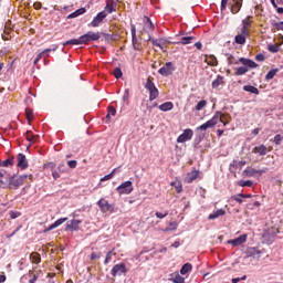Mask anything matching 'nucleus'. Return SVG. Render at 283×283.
<instances>
[{
    "mask_svg": "<svg viewBox=\"0 0 283 283\" xmlns=\"http://www.w3.org/2000/svg\"><path fill=\"white\" fill-rule=\"evenodd\" d=\"M59 172L60 174H65V171H67V168L65 167V164H61L59 167Z\"/></svg>",
    "mask_w": 283,
    "mask_h": 283,
    "instance_id": "bf43d9fd",
    "label": "nucleus"
},
{
    "mask_svg": "<svg viewBox=\"0 0 283 283\" xmlns=\"http://www.w3.org/2000/svg\"><path fill=\"white\" fill-rule=\"evenodd\" d=\"M145 90L149 92V101H156L158 98L160 92H158V88L156 87V84H154V78L148 77L145 84Z\"/></svg>",
    "mask_w": 283,
    "mask_h": 283,
    "instance_id": "7ed1b4c3",
    "label": "nucleus"
},
{
    "mask_svg": "<svg viewBox=\"0 0 283 283\" xmlns=\"http://www.w3.org/2000/svg\"><path fill=\"white\" fill-rule=\"evenodd\" d=\"M12 165H14V158H9L2 161L1 167H12Z\"/></svg>",
    "mask_w": 283,
    "mask_h": 283,
    "instance_id": "37998d69",
    "label": "nucleus"
},
{
    "mask_svg": "<svg viewBox=\"0 0 283 283\" xmlns=\"http://www.w3.org/2000/svg\"><path fill=\"white\" fill-rule=\"evenodd\" d=\"M147 41H151L153 45H155L156 48H159L160 50H163V44H160L158 42V40L156 39H151V35L148 36V40Z\"/></svg>",
    "mask_w": 283,
    "mask_h": 283,
    "instance_id": "de8ad7c7",
    "label": "nucleus"
},
{
    "mask_svg": "<svg viewBox=\"0 0 283 283\" xmlns=\"http://www.w3.org/2000/svg\"><path fill=\"white\" fill-rule=\"evenodd\" d=\"M17 160H18V167L20 169H28V158L25 157V155L21 153L18 154Z\"/></svg>",
    "mask_w": 283,
    "mask_h": 283,
    "instance_id": "f3484780",
    "label": "nucleus"
},
{
    "mask_svg": "<svg viewBox=\"0 0 283 283\" xmlns=\"http://www.w3.org/2000/svg\"><path fill=\"white\" fill-rule=\"evenodd\" d=\"M116 191L123 196V193L125 195H129L134 191V186L132 184V181H125L123 182L122 185H119L117 188H116Z\"/></svg>",
    "mask_w": 283,
    "mask_h": 283,
    "instance_id": "0eeeda50",
    "label": "nucleus"
},
{
    "mask_svg": "<svg viewBox=\"0 0 283 283\" xmlns=\"http://www.w3.org/2000/svg\"><path fill=\"white\" fill-rule=\"evenodd\" d=\"M127 272V266H125V263H119L113 266L111 275L113 277H116V275H122L123 273Z\"/></svg>",
    "mask_w": 283,
    "mask_h": 283,
    "instance_id": "9b49d317",
    "label": "nucleus"
},
{
    "mask_svg": "<svg viewBox=\"0 0 283 283\" xmlns=\"http://www.w3.org/2000/svg\"><path fill=\"white\" fill-rule=\"evenodd\" d=\"M101 252H98V253H96V252H93L92 254H91V260H98L99 258H101Z\"/></svg>",
    "mask_w": 283,
    "mask_h": 283,
    "instance_id": "680f3d73",
    "label": "nucleus"
},
{
    "mask_svg": "<svg viewBox=\"0 0 283 283\" xmlns=\"http://www.w3.org/2000/svg\"><path fill=\"white\" fill-rule=\"evenodd\" d=\"M41 59H43V53H39L34 60V65H36V63H39L41 61Z\"/></svg>",
    "mask_w": 283,
    "mask_h": 283,
    "instance_id": "338daca9",
    "label": "nucleus"
},
{
    "mask_svg": "<svg viewBox=\"0 0 283 283\" xmlns=\"http://www.w3.org/2000/svg\"><path fill=\"white\" fill-rule=\"evenodd\" d=\"M242 1L243 0H231L230 6L232 14H238V12L242 10Z\"/></svg>",
    "mask_w": 283,
    "mask_h": 283,
    "instance_id": "dca6fc26",
    "label": "nucleus"
},
{
    "mask_svg": "<svg viewBox=\"0 0 283 283\" xmlns=\"http://www.w3.org/2000/svg\"><path fill=\"white\" fill-rule=\"evenodd\" d=\"M170 282L174 283H185V277L180 276V274H176L170 279Z\"/></svg>",
    "mask_w": 283,
    "mask_h": 283,
    "instance_id": "ea45409f",
    "label": "nucleus"
},
{
    "mask_svg": "<svg viewBox=\"0 0 283 283\" xmlns=\"http://www.w3.org/2000/svg\"><path fill=\"white\" fill-rule=\"evenodd\" d=\"M232 200H235V202H239V205H242L243 202L242 197L240 195L233 196Z\"/></svg>",
    "mask_w": 283,
    "mask_h": 283,
    "instance_id": "052dcab7",
    "label": "nucleus"
},
{
    "mask_svg": "<svg viewBox=\"0 0 283 283\" xmlns=\"http://www.w3.org/2000/svg\"><path fill=\"white\" fill-rule=\"evenodd\" d=\"M32 180V175H13L8 178V187L9 189H19L25 180Z\"/></svg>",
    "mask_w": 283,
    "mask_h": 283,
    "instance_id": "f257e3e1",
    "label": "nucleus"
},
{
    "mask_svg": "<svg viewBox=\"0 0 283 283\" xmlns=\"http://www.w3.org/2000/svg\"><path fill=\"white\" fill-rule=\"evenodd\" d=\"M206 61L207 63H212V65H218V59L216 55H210Z\"/></svg>",
    "mask_w": 283,
    "mask_h": 283,
    "instance_id": "8fccbe9b",
    "label": "nucleus"
},
{
    "mask_svg": "<svg viewBox=\"0 0 283 283\" xmlns=\"http://www.w3.org/2000/svg\"><path fill=\"white\" fill-rule=\"evenodd\" d=\"M244 242H247V234H242L234 240H229L228 244H232V247H241Z\"/></svg>",
    "mask_w": 283,
    "mask_h": 283,
    "instance_id": "6ab92c4d",
    "label": "nucleus"
},
{
    "mask_svg": "<svg viewBox=\"0 0 283 283\" xmlns=\"http://www.w3.org/2000/svg\"><path fill=\"white\" fill-rule=\"evenodd\" d=\"M252 154H258V156H266V154H269V148L264 144H261L252 149Z\"/></svg>",
    "mask_w": 283,
    "mask_h": 283,
    "instance_id": "2eb2a0df",
    "label": "nucleus"
},
{
    "mask_svg": "<svg viewBox=\"0 0 283 283\" xmlns=\"http://www.w3.org/2000/svg\"><path fill=\"white\" fill-rule=\"evenodd\" d=\"M112 178H114V172H111L104 176L103 178H101V182H105L106 180H112Z\"/></svg>",
    "mask_w": 283,
    "mask_h": 283,
    "instance_id": "6e6d98bb",
    "label": "nucleus"
},
{
    "mask_svg": "<svg viewBox=\"0 0 283 283\" xmlns=\"http://www.w3.org/2000/svg\"><path fill=\"white\" fill-rule=\"evenodd\" d=\"M154 22L148 17L144 18V32H151L154 31Z\"/></svg>",
    "mask_w": 283,
    "mask_h": 283,
    "instance_id": "412c9836",
    "label": "nucleus"
},
{
    "mask_svg": "<svg viewBox=\"0 0 283 283\" xmlns=\"http://www.w3.org/2000/svg\"><path fill=\"white\" fill-rule=\"evenodd\" d=\"M258 172V169L255 168H251V167H248L243 174L248 177V178H251L253 176H255V174Z\"/></svg>",
    "mask_w": 283,
    "mask_h": 283,
    "instance_id": "72a5a7b5",
    "label": "nucleus"
},
{
    "mask_svg": "<svg viewBox=\"0 0 283 283\" xmlns=\"http://www.w3.org/2000/svg\"><path fill=\"white\" fill-rule=\"evenodd\" d=\"M239 63H242V65H248L250 69H255L258 67V63H255L251 59H245V57H235L233 55H228V64L229 65H239Z\"/></svg>",
    "mask_w": 283,
    "mask_h": 283,
    "instance_id": "f03ea898",
    "label": "nucleus"
},
{
    "mask_svg": "<svg viewBox=\"0 0 283 283\" xmlns=\"http://www.w3.org/2000/svg\"><path fill=\"white\" fill-rule=\"evenodd\" d=\"M251 19H253V17L248 15L247 19L242 20L243 28H251V23H253V20Z\"/></svg>",
    "mask_w": 283,
    "mask_h": 283,
    "instance_id": "c9c22d12",
    "label": "nucleus"
},
{
    "mask_svg": "<svg viewBox=\"0 0 283 283\" xmlns=\"http://www.w3.org/2000/svg\"><path fill=\"white\" fill-rule=\"evenodd\" d=\"M228 3H229V0H221V10L222 11L227 10Z\"/></svg>",
    "mask_w": 283,
    "mask_h": 283,
    "instance_id": "0e129e2a",
    "label": "nucleus"
},
{
    "mask_svg": "<svg viewBox=\"0 0 283 283\" xmlns=\"http://www.w3.org/2000/svg\"><path fill=\"white\" fill-rule=\"evenodd\" d=\"M25 116H27L28 123H32V119L34 118V113L32 112V109L27 108L25 109Z\"/></svg>",
    "mask_w": 283,
    "mask_h": 283,
    "instance_id": "a19ab883",
    "label": "nucleus"
},
{
    "mask_svg": "<svg viewBox=\"0 0 283 283\" xmlns=\"http://www.w3.org/2000/svg\"><path fill=\"white\" fill-rule=\"evenodd\" d=\"M243 91L244 92H250V94H255L256 96H258V94H260V90H258V87L252 86V85L243 86Z\"/></svg>",
    "mask_w": 283,
    "mask_h": 283,
    "instance_id": "c85d7f7f",
    "label": "nucleus"
},
{
    "mask_svg": "<svg viewBox=\"0 0 283 283\" xmlns=\"http://www.w3.org/2000/svg\"><path fill=\"white\" fill-rule=\"evenodd\" d=\"M283 136L281 134H277L274 136V144L275 145H282Z\"/></svg>",
    "mask_w": 283,
    "mask_h": 283,
    "instance_id": "3c124183",
    "label": "nucleus"
},
{
    "mask_svg": "<svg viewBox=\"0 0 283 283\" xmlns=\"http://www.w3.org/2000/svg\"><path fill=\"white\" fill-rule=\"evenodd\" d=\"M101 35H102L101 32L88 31L87 33L82 35V42L84 45H87L90 41H98L101 39Z\"/></svg>",
    "mask_w": 283,
    "mask_h": 283,
    "instance_id": "423d86ee",
    "label": "nucleus"
},
{
    "mask_svg": "<svg viewBox=\"0 0 283 283\" xmlns=\"http://www.w3.org/2000/svg\"><path fill=\"white\" fill-rule=\"evenodd\" d=\"M115 78H123V71L120 70V67H116L113 72Z\"/></svg>",
    "mask_w": 283,
    "mask_h": 283,
    "instance_id": "49530a36",
    "label": "nucleus"
},
{
    "mask_svg": "<svg viewBox=\"0 0 283 283\" xmlns=\"http://www.w3.org/2000/svg\"><path fill=\"white\" fill-rule=\"evenodd\" d=\"M207 107V101L201 99L195 107L196 112H200L201 109H205Z\"/></svg>",
    "mask_w": 283,
    "mask_h": 283,
    "instance_id": "58836bf2",
    "label": "nucleus"
},
{
    "mask_svg": "<svg viewBox=\"0 0 283 283\" xmlns=\"http://www.w3.org/2000/svg\"><path fill=\"white\" fill-rule=\"evenodd\" d=\"M240 187H253V181L251 180L240 181Z\"/></svg>",
    "mask_w": 283,
    "mask_h": 283,
    "instance_id": "603ef678",
    "label": "nucleus"
},
{
    "mask_svg": "<svg viewBox=\"0 0 283 283\" xmlns=\"http://www.w3.org/2000/svg\"><path fill=\"white\" fill-rule=\"evenodd\" d=\"M112 116H116V107L114 106H108V113L106 115V118L109 120Z\"/></svg>",
    "mask_w": 283,
    "mask_h": 283,
    "instance_id": "79ce46f5",
    "label": "nucleus"
},
{
    "mask_svg": "<svg viewBox=\"0 0 283 283\" xmlns=\"http://www.w3.org/2000/svg\"><path fill=\"white\" fill-rule=\"evenodd\" d=\"M56 50H59V44H53L52 48L45 49L44 51H42V53H43V55L50 54V52H56Z\"/></svg>",
    "mask_w": 283,
    "mask_h": 283,
    "instance_id": "c03bdc74",
    "label": "nucleus"
},
{
    "mask_svg": "<svg viewBox=\"0 0 283 283\" xmlns=\"http://www.w3.org/2000/svg\"><path fill=\"white\" fill-rule=\"evenodd\" d=\"M198 176H200V171L192 170L187 174L185 181L188 184H191V182H193V180H196L198 178Z\"/></svg>",
    "mask_w": 283,
    "mask_h": 283,
    "instance_id": "aec40b11",
    "label": "nucleus"
},
{
    "mask_svg": "<svg viewBox=\"0 0 283 283\" xmlns=\"http://www.w3.org/2000/svg\"><path fill=\"white\" fill-rule=\"evenodd\" d=\"M78 165V163L76 160H69L67 161V166L71 168V169H76V166Z\"/></svg>",
    "mask_w": 283,
    "mask_h": 283,
    "instance_id": "5fc2aeb1",
    "label": "nucleus"
},
{
    "mask_svg": "<svg viewBox=\"0 0 283 283\" xmlns=\"http://www.w3.org/2000/svg\"><path fill=\"white\" fill-rule=\"evenodd\" d=\"M36 138H39V135L32 134L31 130L27 132V140H29V143H36Z\"/></svg>",
    "mask_w": 283,
    "mask_h": 283,
    "instance_id": "f704fd0d",
    "label": "nucleus"
},
{
    "mask_svg": "<svg viewBox=\"0 0 283 283\" xmlns=\"http://www.w3.org/2000/svg\"><path fill=\"white\" fill-rule=\"evenodd\" d=\"M218 123H220V117H218V114H214L210 120L200 125L197 129L199 132H207V129H213V127H216Z\"/></svg>",
    "mask_w": 283,
    "mask_h": 283,
    "instance_id": "20e7f679",
    "label": "nucleus"
},
{
    "mask_svg": "<svg viewBox=\"0 0 283 283\" xmlns=\"http://www.w3.org/2000/svg\"><path fill=\"white\" fill-rule=\"evenodd\" d=\"M191 269H193V265H191V263L184 264L180 270L181 275H187V273H189V271H191Z\"/></svg>",
    "mask_w": 283,
    "mask_h": 283,
    "instance_id": "2f4dec72",
    "label": "nucleus"
},
{
    "mask_svg": "<svg viewBox=\"0 0 283 283\" xmlns=\"http://www.w3.org/2000/svg\"><path fill=\"white\" fill-rule=\"evenodd\" d=\"M160 112H171L174 109V103L171 102H166L161 105H159Z\"/></svg>",
    "mask_w": 283,
    "mask_h": 283,
    "instance_id": "a878e982",
    "label": "nucleus"
},
{
    "mask_svg": "<svg viewBox=\"0 0 283 283\" xmlns=\"http://www.w3.org/2000/svg\"><path fill=\"white\" fill-rule=\"evenodd\" d=\"M261 251L258 250L256 248H248L247 249V255L248 258H260Z\"/></svg>",
    "mask_w": 283,
    "mask_h": 283,
    "instance_id": "5701e85b",
    "label": "nucleus"
},
{
    "mask_svg": "<svg viewBox=\"0 0 283 283\" xmlns=\"http://www.w3.org/2000/svg\"><path fill=\"white\" fill-rule=\"evenodd\" d=\"M227 211L224 209H218L214 212L210 213L208 217V220H217V218H220L221 216H226Z\"/></svg>",
    "mask_w": 283,
    "mask_h": 283,
    "instance_id": "4be33fe9",
    "label": "nucleus"
},
{
    "mask_svg": "<svg viewBox=\"0 0 283 283\" xmlns=\"http://www.w3.org/2000/svg\"><path fill=\"white\" fill-rule=\"evenodd\" d=\"M130 33H132V43L133 49L136 50V52H143V43L138 40V36L136 35V25H130Z\"/></svg>",
    "mask_w": 283,
    "mask_h": 283,
    "instance_id": "39448f33",
    "label": "nucleus"
},
{
    "mask_svg": "<svg viewBox=\"0 0 283 283\" xmlns=\"http://www.w3.org/2000/svg\"><path fill=\"white\" fill-rule=\"evenodd\" d=\"M193 138V130L187 128L184 133L177 138V143H187V140H191Z\"/></svg>",
    "mask_w": 283,
    "mask_h": 283,
    "instance_id": "f8f14e48",
    "label": "nucleus"
},
{
    "mask_svg": "<svg viewBox=\"0 0 283 283\" xmlns=\"http://www.w3.org/2000/svg\"><path fill=\"white\" fill-rule=\"evenodd\" d=\"M128 98H129V90L126 88L125 92H124V95H123L124 103H125V101H128Z\"/></svg>",
    "mask_w": 283,
    "mask_h": 283,
    "instance_id": "e2e57ef3",
    "label": "nucleus"
},
{
    "mask_svg": "<svg viewBox=\"0 0 283 283\" xmlns=\"http://www.w3.org/2000/svg\"><path fill=\"white\" fill-rule=\"evenodd\" d=\"M255 60H256V61H260V62L264 61V54H262V53L256 54V55H255Z\"/></svg>",
    "mask_w": 283,
    "mask_h": 283,
    "instance_id": "774afa93",
    "label": "nucleus"
},
{
    "mask_svg": "<svg viewBox=\"0 0 283 283\" xmlns=\"http://www.w3.org/2000/svg\"><path fill=\"white\" fill-rule=\"evenodd\" d=\"M175 71L176 66H174V63L167 62L161 69L158 70V73L161 74V76H171Z\"/></svg>",
    "mask_w": 283,
    "mask_h": 283,
    "instance_id": "6e6552de",
    "label": "nucleus"
},
{
    "mask_svg": "<svg viewBox=\"0 0 283 283\" xmlns=\"http://www.w3.org/2000/svg\"><path fill=\"white\" fill-rule=\"evenodd\" d=\"M107 19V13L105 11H101L91 22L92 28H98L103 20Z\"/></svg>",
    "mask_w": 283,
    "mask_h": 283,
    "instance_id": "ddd939ff",
    "label": "nucleus"
},
{
    "mask_svg": "<svg viewBox=\"0 0 283 283\" xmlns=\"http://www.w3.org/2000/svg\"><path fill=\"white\" fill-rule=\"evenodd\" d=\"M218 114L219 123H222L224 127L231 123V115L229 113L216 112Z\"/></svg>",
    "mask_w": 283,
    "mask_h": 283,
    "instance_id": "4468645a",
    "label": "nucleus"
},
{
    "mask_svg": "<svg viewBox=\"0 0 283 283\" xmlns=\"http://www.w3.org/2000/svg\"><path fill=\"white\" fill-rule=\"evenodd\" d=\"M81 220L73 219L69 223H66L65 231H78V224H81Z\"/></svg>",
    "mask_w": 283,
    "mask_h": 283,
    "instance_id": "a211bd4d",
    "label": "nucleus"
},
{
    "mask_svg": "<svg viewBox=\"0 0 283 283\" xmlns=\"http://www.w3.org/2000/svg\"><path fill=\"white\" fill-rule=\"evenodd\" d=\"M249 67H250L249 65H243L238 67L234 72V76H244V74L249 72Z\"/></svg>",
    "mask_w": 283,
    "mask_h": 283,
    "instance_id": "393cba45",
    "label": "nucleus"
},
{
    "mask_svg": "<svg viewBox=\"0 0 283 283\" xmlns=\"http://www.w3.org/2000/svg\"><path fill=\"white\" fill-rule=\"evenodd\" d=\"M191 41H196V36H184L181 38V44L182 45H189Z\"/></svg>",
    "mask_w": 283,
    "mask_h": 283,
    "instance_id": "4c0bfd02",
    "label": "nucleus"
},
{
    "mask_svg": "<svg viewBox=\"0 0 283 283\" xmlns=\"http://www.w3.org/2000/svg\"><path fill=\"white\" fill-rule=\"evenodd\" d=\"M268 50L272 52V54H277V52H280V44H270Z\"/></svg>",
    "mask_w": 283,
    "mask_h": 283,
    "instance_id": "e433bc0d",
    "label": "nucleus"
},
{
    "mask_svg": "<svg viewBox=\"0 0 283 283\" xmlns=\"http://www.w3.org/2000/svg\"><path fill=\"white\" fill-rule=\"evenodd\" d=\"M30 260L33 262V264H39V262H41V254L33 252L30 255Z\"/></svg>",
    "mask_w": 283,
    "mask_h": 283,
    "instance_id": "473e14b6",
    "label": "nucleus"
},
{
    "mask_svg": "<svg viewBox=\"0 0 283 283\" xmlns=\"http://www.w3.org/2000/svg\"><path fill=\"white\" fill-rule=\"evenodd\" d=\"M114 255H116V253H114L113 251L107 252L106 258L104 260V264H109V262H111L112 258H114Z\"/></svg>",
    "mask_w": 283,
    "mask_h": 283,
    "instance_id": "a18cd8bd",
    "label": "nucleus"
},
{
    "mask_svg": "<svg viewBox=\"0 0 283 283\" xmlns=\"http://www.w3.org/2000/svg\"><path fill=\"white\" fill-rule=\"evenodd\" d=\"M280 72V69H272L268 72L265 75V81H272V78H275V75Z\"/></svg>",
    "mask_w": 283,
    "mask_h": 283,
    "instance_id": "7c9ffc66",
    "label": "nucleus"
},
{
    "mask_svg": "<svg viewBox=\"0 0 283 283\" xmlns=\"http://www.w3.org/2000/svg\"><path fill=\"white\" fill-rule=\"evenodd\" d=\"M9 216H10L11 220H17V218H19L21 216V212L11 210L9 212Z\"/></svg>",
    "mask_w": 283,
    "mask_h": 283,
    "instance_id": "09e8293b",
    "label": "nucleus"
},
{
    "mask_svg": "<svg viewBox=\"0 0 283 283\" xmlns=\"http://www.w3.org/2000/svg\"><path fill=\"white\" fill-rule=\"evenodd\" d=\"M155 216L156 218H159V220H163V218H167V216H169V211H166L165 213L156 212Z\"/></svg>",
    "mask_w": 283,
    "mask_h": 283,
    "instance_id": "864d4df0",
    "label": "nucleus"
},
{
    "mask_svg": "<svg viewBox=\"0 0 283 283\" xmlns=\"http://www.w3.org/2000/svg\"><path fill=\"white\" fill-rule=\"evenodd\" d=\"M240 32H241V33H239V34H241V35H243V36H249V29H248L247 27H243V25H242Z\"/></svg>",
    "mask_w": 283,
    "mask_h": 283,
    "instance_id": "4d7b16f0",
    "label": "nucleus"
},
{
    "mask_svg": "<svg viewBox=\"0 0 283 283\" xmlns=\"http://www.w3.org/2000/svg\"><path fill=\"white\" fill-rule=\"evenodd\" d=\"M63 222H67V218H61V219L56 220L54 222V224L57 228V227H61V224H63Z\"/></svg>",
    "mask_w": 283,
    "mask_h": 283,
    "instance_id": "13d9d810",
    "label": "nucleus"
},
{
    "mask_svg": "<svg viewBox=\"0 0 283 283\" xmlns=\"http://www.w3.org/2000/svg\"><path fill=\"white\" fill-rule=\"evenodd\" d=\"M274 28H275L276 30H283V21H281V22H275V23H274Z\"/></svg>",
    "mask_w": 283,
    "mask_h": 283,
    "instance_id": "69168bd1",
    "label": "nucleus"
},
{
    "mask_svg": "<svg viewBox=\"0 0 283 283\" xmlns=\"http://www.w3.org/2000/svg\"><path fill=\"white\" fill-rule=\"evenodd\" d=\"M116 8H118V2L116 0H107L103 12H105L106 15L112 14V12H116Z\"/></svg>",
    "mask_w": 283,
    "mask_h": 283,
    "instance_id": "9d476101",
    "label": "nucleus"
},
{
    "mask_svg": "<svg viewBox=\"0 0 283 283\" xmlns=\"http://www.w3.org/2000/svg\"><path fill=\"white\" fill-rule=\"evenodd\" d=\"M97 206L99 207L102 213H112V211H114V206H112V203L105 199H101L97 202Z\"/></svg>",
    "mask_w": 283,
    "mask_h": 283,
    "instance_id": "1a4fd4ad",
    "label": "nucleus"
},
{
    "mask_svg": "<svg viewBox=\"0 0 283 283\" xmlns=\"http://www.w3.org/2000/svg\"><path fill=\"white\" fill-rule=\"evenodd\" d=\"M85 12H87L85 8L77 9L69 15V19H76V17H81V14H85Z\"/></svg>",
    "mask_w": 283,
    "mask_h": 283,
    "instance_id": "c756f323",
    "label": "nucleus"
},
{
    "mask_svg": "<svg viewBox=\"0 0 283 283\" xmlns=\"http://www.w3.org/2000/svg\"><path fill=\"white\" fill-rule=\"evenodd\" d=\"M67 45H84L82 35L78 39H72L63 43V46Z\"/></svg>",
    "mask_w": 283,
    "mask_h": 283,
    "instance_id": "b1692460",
    "label": "nucleus"
},
{
    "mask_svg": "<svg viewBox=\"0 0 283 283\" xmlns=\"http://www.w3.org/2000/svg\"><path fill=\"white\" fill-rule=\"evenodd\" d=\"M220 85H224V77H222V75H218L217 78L212 82L213 88H218Z\"/></svg>",
    "mask_w": 283,
    "mask_h": 283,
    "instance_id": "cd10ccee",
    "label": "nucleus"
},
{
    "mask_svg": "<svg viewBox=\"0 0 283 283\" xmlns=\"http://www.w3.org/2000/svg\"><path fill=\"white\" fill-rule=\"evenodd\" d=\"M234 42L237 43V45H244V43H247V35L237 34L234 36Z\"/></svg>",
    "mask_w": 283,
    "mask_h": 283,
    "instance_id": "bb28decb",
    "label": "nucleus"
}]
</instances>
